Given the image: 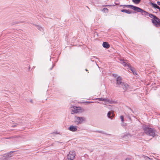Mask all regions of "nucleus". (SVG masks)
Returning <instances> with one entry per match:
<instances>
[{
  "label": "nucleus",
  "instance_id": "1",
  "mask_svg": "<svg viewBox=\"0 0 160 160\" xmlns=\"http://www.w3.org/2000/svg\"><path fill=\"white\" fill-rule=\"evenodd\" d=\"M142 129L146 135L151 136L153 138L155 136V131L154 129L149 127L148 126L146 125H143Z\"/></svg>",
  "mask_w": 160,
  "mask_h": 160
},
{
  "label": "nucleus",
  "instance_id": "2",
  "mask_svg": "<svg viewBox=\"0 0 160 160\" xmlns=\"http://www.w3.org/2000/svg\"><path fill=\"white\" fill-rule=\"evenodd\" d=\"M84 120V118L83 117H79L75 116L74 118V122L77 125H78L82 123Z\"/></svg>",
  "mask_w": 160,
  "mask_h": 160
},
{
  "label": "nucleus",
  "instance_id": "3",
  "mask_svg": "<svg viewBox=\"0 0 160 160\" xmlns=\"http://www.w3.org/2000/svg\"><path fill=\"white\" fill-rule=\"evenodd\" d=\"M73 110H72L71 111V114H74L77 113H81L83 111L82 108L80 107H77L76 106H74L73 107Z\"/></svg>",
  "mask_w": 160,
  "mask_h": 160
},
{
  "label": "nucleus",
  "instance_id": "4",
  "mask_svg": "<svg viewBox=\"0 0 160 160\" xmlns=\"http://www.w3.org/2000/svg\"><path fill=\"white\" fill-rule=\"evenodd\" d=\"M136 11L141 12L142 15L144 16L145 17L148 16L149 13L139 7H138Z\"/></svg>",
  "mask_w": 160,
  "mask_h": 160
},
{
  "label": "nucleus",
  "instance_id": "5",
  "mask_svg": "<svg viewBox=\"0 0 160 160\" xmlns=\"http://www.w3.org/2000/svg\"><path fill=\"white\" fill-rule=\"evenodd\" d=\"M75 152L74 151H70L67 155V158L68 159L72 160L75 158Z\"/></svg>",
  "mask_w": 160,
  "mask_h": 160
},
{
  "label": "nucleus",
  "instance_id": "6",
  "mask_svg": "<svg viewBox=\"0 0 160 160\" xmlns=\"http://www.w3.org/2000/svg\"><path fill=\"white\" fill-rule=\"evenodd\" d=\"M122 78L120 76L118 77L117 78V83L116 85L117 87L119 88L121 87V86L122 85V84L124 82H122Z\"/></svg>",
  "mask_w": 160,
  "mask_h": 160
},
{
  "label": "nucleus",
  "instance_id": "7",
  "mask_svg": "<svg viewBox=\"0 0 160 160\" xmlns=\"http://www.w3.org/2000/svg\"><path fill=\"white\" fill-rule=\"evenodd\" d=\"M152 23L157 27H159L160 26V20L159 19L157 20H154L153 19H151Z\"/></svg>",
  "mask_w": 160,
  "mask_h": 160
},
{
  "label": "nucleus",
  "instance_id": "8",
  "mask_svg": "<svg viewBox=\"0 0 160 160\" xmlns=\"http://www.w3.org/2000/svg\"><path fill=\"white\" fill-rule=\"evenodd\" d=\"M120 88H122L124 90V92L128 90L129 88V85L127 83L123 82L122 84V85L121 86Z\"/></svg>",
  "mask_w": 160,
  "mask_h": 160
},
{
  "label": "nucleus",
  "instance_id": "9",
  "mask_svg": "<svg viewBox=\"0 0 160 160\" xmlns=\"http://www.w3.org/2000/svg\"><path fill=\"white\" fill-rule=\"evenodd\" d=\"M78 128L77 126L71 125L68 128V129L72 132H76Z\"/></svg>",
  "mask_w": 160,
  "mask_h": 160
},
{
  "label": "nucleus",
  "instance_id": "10",
  "mask_svg": "<svg viewBox=\"0 0 160 160\" xmlns=\"http://www.w3.org/2000/svg\"><path fill=\"white\" fill-rule=\"evenodd\" d=\"M120 61L122 62L121 63L124 67H127L128 68V66H129L130 65L129 63L128 62L127 60H124L123 59H121L120 60Z\"/></svg>",
  "mask_w": 160,
  "mask_h": 160
},
{
  "label": "nucleus",
  "instance_id": "11",
  "mask_svg": "<svg viewBox=\"0 0 160 160\" xmlns=\"http://www.w3.org/2000/svg\"><path fill=\"white\" fill-rule=\"evenodd\" d=\"M123 6L126 7L128 8H131L135 11H136V10L137 8H138V7H137L136 6H134L133 5H124Z\"/></svg>",
  "mask_w": 160,
  "mask_h": 160
},
{
  "label": "nucleus",
  "instance_id": "12",
  "mask_svg": "<svg viewBox=\"0 0 160 160\" xmlns=\"http://www.w3.org/2000/svg\"><path fill=\"white\" fill-rule=\"evenodd\" d=\"M121 11L122 12H125L128 14H131L132 13H135V12H134L132 11H130L129 10H127L125 9H122L121 10Z\"/></svg>",
  "mask_w": 160,
  "mask_h": 160
},
{
  "label": "nucleus",
  "instance_id": "13",
  "mask_svg": "<svg viewBox=\"0 0 160 160\" xmlns=\"http://www.w3.org/2000/svg\"><path fill=\"white\" fill-rule=\"evenodd\" d=\"M15 151H12L7 153L6 154V156L8 158L11 157L14 155V152H15Z\"/></svg>",
  "mask_w": 160,
  "mask_h": 160
},
{
  "label": "nucleus",
  "instance_id": "14",
  "mask_svg": "<svg viewBox=\"0 0 160 160\" xmlns=\"http://www.w3.org/2000/svg\"><path fill=\"white\" fill-rule=\"evenodd\" d=\"M103 47L105 48L108 49L110 47V45L107 42H103L102 44Z\"/></svg>",
  "mask_w": 160,
  "mask_h": 160
},
{
  "label": "nucleus",
  "instance_id": "15",
  "mask_svg": "<svg viewBox=\"0 0 160 160\" xmlns=\"http://www.w3.org/2000/svg\"><path fill=\"white\" fill-rule=\"evenodd\" d=\"M148 16L151 18H153L154 19V20H157L159 19V18H158L153 14L149 13Z\"/></svg>",
  "mask_w": 160,
  "mask_h": 160
},
{
  "label": "nucleus",
  "instance_id": "16",
  "mask_svg": "<svg viewBox=\"0 0 160 160\" xmlns=\"http://www.w3.org/2000/svg\"><path fill=\"white\" fill-rule=\"evenodd\" d=\"M107 116L108 118L112 119L114 117V114L113 113H112L110 111H109L107 114Z\"/></svg>",
  "mask_w": 160,
  "mask_h": 160
},
{
  "label": "nucleus",
  "instance_id": "17",
  "mask_svg": "<svg viewBox=\"0 0 160 160\" xmlns=\"http://www.w3.org/2000/svg\"><path fill=\"white\" fill-rule=\"evenodd\" d=\"M128 68L133 72L134 74L135 73V74H137V73H136V72H135V70L134 69L133 67H132L130 65L129 66H128Z\"/></svg>",
  "mask_w": 160,
  "mask_h": 160
},
{
  "label": "nucleus",
  "instance_id": "18",
  "mask_svg": "<svg viewBox=\"0 0 160 160\" xmlns=\"http://www.w3.org/2000/svg\"><path fill=\"white\" fill-rule=\"evenodd\" d=\"M141 0H132V1L135 4H138L141 2Z\"/></svg>",
  "mask_w": 160,
  "mask_h": 160
},
{
  "label": "nucleus",
  "instance_id": "19",
  "mask_svg": "<svg viewBox=\"0 0 160 160\" xmlns=\"http://www.w3.org/2000/svg\"><path fill=\"white\" fill-rule=\"evenodd\" d=\"M151 4L152 6V7L153 8H157V7L158 6V5L152 2L151 3Z\"/></svg>",
  "mask_w": 160,
  "mask_h": 160
},
{
  "label": "nucleus",
  "instance_id": "20",
  "mask_svg": "<svg viewBox=\"0 0 160 160\" xmlns=\"http://www.w3.org/2000/svg\"><path fill=\"white\" fill-rule=\"evenodd\" d=\"M9 158L6 156H3L0 160H8Z\"/></svg>",
  "mask_w": 160,
  "mask_h": 160
},
{
  "label": "nucleus",
  "instance_id": "21",
  "mask_svg": "<svg viewBox=\"0 0 160 160\" xmlns=\"http://www.w3.org/2000/svg\"><path fill=\"white\" fill-rule=\"evenodd\" d=\"M108 9L106 8H104L102 10V11L105 13H108Z\"/></svg>",
  "mask_w": 160,
  "mask_h": 160
},
{
  "label": "nucleus",
  "instance_id": "22",
  "mask_svg": "<svg viewBox=\"0 0 160 160\" xmlns=\"http://www.w3.org/2000/svg\"><path fill=\"white\" fill-rule=\"evenodd\" d=\"M129 136H130V137L131 136V135H130V134H129V133H126V134H125L122 137V138H125V137H128Z\"/></svg>",
  "mask_w": 160,
  "mask_h": 160
},
{
  "label": "nucleus",
  "instance_id": "23",
  "mask_svg": "<svg viewBox=\"0 0 160 160\" xmlns=\"http://www.w3.org/2000/svg\"><path fill=\"white\" fill-rule=\"evenodd\" d=\"M120 118L121 119V121L122 122H123L124 121V117L123 116H121L120 117Z\"/></svg>",
  "mask_w": 160,
  "mask_h": 160
},
{
  "label": "nucleus",
  "instance_id": "24",
  "mask_svg": "<svg viewBox=\"0 0 160 160\" xmlns=\"http://www.w3.org/2000/svg\"><path fill=\"white\" fill-rule=\"evenodd\" d=\"M96 132H98L100 133H102V134H105L104 132L102 131H96Z\"/></svg>",
  "mask_w": 160,
  "mask_h": 160
},
{
  "label": "nucleus",
  "instance_id": "25",
  "mask_svg": "<svg viewBox=\"0 0 160 160\" xmlns=\"http://www.w3.org/2000/svg\"><path fill=\"white\" fill-rule=\"evenodd\" d=\"M37 27V28L40 31L41 30V29H42V27H40L38 25H36Z\"/></svg>",
  "mask_w": 160,
  "mask_h": 160
},
{
  "label": "nucleus",
  "instance_id": "26",
  "mask_svg": "<svg viewBox=\"0 0 160 160\" xmlns=\"http://www.w3.org/2000/svg\"><path fill=\"white\" fill-rule=\"evenodd\" d=\"M55 65V64L52 63V68H50L49 69V70H52V69L54 67Z\"/></svg>",
  "mask_w": 160,
  "mask_h": 160
},
{
  "label": "nucleus",
  "instance_id": "27",
  "mask_svg": "<svg viewBox=\"0 0 160 160\" xmlns=\"http://www.w3.org/2000/svg\"><path fill=\"white\" fill-rule=\"evenodd\" d=\"M19 22H15L12 23V25H13L15 24H18V23H19Z\"/></svg>",
  "mask_w": 160,
  "mask_h": 160
},
{
  "label": "nucleus",
  "instance_id": "28",
  "mask_svg": "<svg viewBox=\"0 0 160 160\" xmlns=\"http://www.w3.org/2000/svg\"><path fill=\"white\" fill-rule=\"evenodd\" d=\"M126 125V123H124L123 122H122V123H121V125L122 126H125Z\"/></svg>",
  "mask_w": 160,
  "mask_h": 160
},
{
  "label": "nucleus",
  "instance_id": "29",
  "mask_svg": "<svg viewBox=\"0 0 160 160\" xmlns=\"http://www.w3.org/2000/svg\"><path fill=\"white\" fill-rule=\"evenodd\" d=\"M97 99L100 101H102V98H97Z\"/></svg>",
  "mask_w": 160,
  "mask_h": 160
},
{
  "label": "nucleus",
  "instance_id": "30",
  "mask_svg": "<svg viewBox=\"0 0 160 160\" xmlns=\"http://www.w3.org/2000/svg\"><path fill=\"white\" fill-rule=\"evenodd\" d=\"M85 102L86 103H87V104H89V103H91L93 102H90V101H87Z\"/></svg>",
  "mask_w": 160,
  "mask_h": 160
},
{
  "label": "nucleus",
  "instance_id": "31",
  "mask_svg": "<svg viewBox=\"0 0 160 160\" xmlns=\"http://www.w3.org/2000/svg\"><path fill=\"white\" fill-rule=\"evenodd\" d=\"M108 100L107 99H106V98H102V101H107Z\"/></svg>",
  "mask_w": 160,
  "mask_h": 160
},
{
  "label": "nucleus",
  "instance_id": "32",
  "mask_svg": "<svg viewBox=\"0 0 160 160\" xmlns=\"http://www.w3.org/2000/svg\"><path fill=\"white\" fill-rule=\"evenodd\" d=\"M156 8L158 9L159 11H160V7L158 5L157 6V8Z\"/></svg>",
  "mask_w": 160,
  "mask_h": 160
},
{
  "label": "nucleus",
  "instance_id": "33",
  "mask_svg": "<svg viewBox=\"0 0 160 160\" xmlns=\"http://www.w3.org/2000/svg\"><path fill=\"white\" fill-rule=\"evenodd\" d=\"M113 76L114 77H116L117 76V74H113Z\"/></svg>",
  "mask_w": 160,
  "mask_h": 160
},
{
  "label": "nucleus",
  "instance_id": "34",
  "mask_svg": "<svg viewBox=\"0 0 160 160\" xmlns=\"http://www.w3.org/2000/svg\"><path fill=\"white\" fill-rule=\"evenodd\" d=\"M157 3L158 5H160V2L158 1L157 2Z\"/></svg>",
  "mask_w": 160,
  "mask_h": 160
},
{
  "label": "nucleus",
  "instance_id": "35",
  "mask_svg": "<svg viewBox=\"0 0 160 160\" xmlns=\"http://www.w3.org/2000/svg\"><path fill=\"white\" fill-rule=\"evenodd\" d=\"M125 160H131L130 158H127Z\"/></svg>",
  "mask_w": 160,
  "mask_h": 160
},
{
  "label": "nucleus",
  "instance_id": "36",
  "mask_svg": "<svg viewBox=\"0 0 160 160\" xmlns=\"http://www.w3.org/2000/svg\"><path fill=\"white\" fill-rule=\"evenodd\" d=\"M114 5H107L106 6H114Z\"/></svg>",
  "mask_w": 160,
  "mask_h": 160
},
{
  "label": "nucleus",
  "instance_id": "37",
  "mask_svg": "<svg viewBox=\"0 0 160 160\" xmlns=\"http://www.w3.org/2000/svg\"><path fill=\"white\" fill-rule=\"evenodd\" d=\"M85 70L86 71H88V70L87 69H85Z\"/></svg>",
  "mask_w": 160,
  "mask_h": 160
},
{
  "label": "nucleus",
  "instance_id": "38",
  "mask_svg": "<svg viewBox=\"0 0 160 160\" xmlns=\"http://www.w3.org/2000/svg\"><path fill=\"white\" fill-rule=\"evenodd\" d=\"M123 6H124V5H121L120 6V7Z\"/></svg>",
  "mask_w": 160,
  "mask_h": 160
},
{
  "label": "nucleus",
  "instance_id": "39",
  "mask_svg": "<svg viewBox=\"0 0 160 160\" xmlns=\"http://www.w3.org/2000/svg\"><path fill=\"white\" fill-rule=\"evenodd\" d=\"M147 158H148L149 159H150V158L148 157H147Z\"/></svg>",
  "mask_w": 160,
  "mask_h": 160
},
{
  "label": "nucleus",
  "instance_id": "40",
  "mask_svg": "<svg viewBox=\"0 0 160 160\" xmlns=\"http://www.w3.org/2000/svg\"><path fill=\"white\" fill-rule=\"evenodd\" d=\"M16 126V125H14V126H13V127H15V126Z\"/></svg>",
  "mask_w": 160,
  "mask_h": 160
},
{
  "label": "nucleus",
  "instance_id": "41",
  "mask_svg": "<svg viewBox=\"0 0 160 160\" xmlns=\"http://www.w3.org/2000/svg\"><path fill=\"white\" fill-rule=\"evenodd\" d=\"M55 133H56V134H58V132H56Z\"/></svg>",
  "mask_w": 160,
  "mask_h": 160
}]
</instances>
